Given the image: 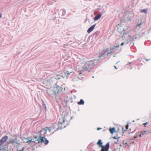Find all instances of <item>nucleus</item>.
<instances>
[{
  "label": "nucleus",
  "instance_id": "obj_43",
  "mask_svg": "<svg viewBox=\"0 0 151 151\" xmlns=\"http://www.w3.org/2000/svg\"><path fill=\"white\" fill-rule=\"evenodd\" d=\"M32 139V141H34V139Z\"/></svg>",
  "mask_w": 151,
  "mask_h": 151
},
{
  "label": "nucleus",
  "instance_id": "obj_28",
  "mask_svg": "<svg viewBox=\"0 0 151 151\" xmlns=\"http://www.w3.org/2000/svg\"><path fill=\"white\" fill-rule=\"evenodd\" d=\"M62 120H63V122H60V123L61 124H62L63 123H64L65 121V117H63L62 118Z\"/></svg>",
  "mask_w": 151,
  "mask_h": 151
},
{
  "label": "nucleus",
  "instance_id": "obj_47",
  "mask_svg": "<svg viewBox=\"0 0 151 151\" xmlns=\"http://www.w3.org/2000/svg\"><path fill=\"white\" fill-rule=\"evenodd\" d=\"M66 102L67 103H68L67 101H66Z\"/></svg>",
  "mask_w": 151,
  "mask_h": 151
},
{
  "label": "nucleus",
  "instance_id": "obj_2",
  "mask_svg": "<svg viewBox=\"0 0 151 151\" xmlns=\"http://www.w3.org/2000/svg\"><path fill=\"white\" fill-rule=\"evenodd\" d=\"M55 93V94L56 93H60L63 91H65V87H63L62 85H61L59 86H57V84H56L55 87L54 88Z\"/></svg>",
  "mask_w": 151,
  "mask_h": 151
},
{
  "label": "nucleus",
  "instance_id": "obj_8",
  "mask_svg": "<svg viewBox=\"0 0 151 151\" xmlns=\"http://www.w3.org/2000/svg\"><path fill=\"white\" fill-rule=\"evenodd\" d=\"M119 45H116L112 47H111L110 48V52H108L107 53V55H109V54L114 52L115 51L116 49L118 47H119Z\"/></svg>",
  "mask_w": 151,
  "mask_h": 151
},
{
  "label": "nucleus",
  "instance_id": "obj_39",
  "mask_svg": "<svg viewBox=\"0 0 151 151\" xmlns=\"http://www.w3.org/2000/svg\"><path fill=\"white\" fill-rule=\"evenodd\" d=\"M101 129L100 128H98L97 129V130H99L100 129Z\"/></svg>",
  "mask_w": 151,
  "mask_h": 151
},
{
  "label": "nucleus",
  "instance_id": "obj_34",
  "mask_svg": "<svg viewBox=\"0 0 151 151\" xmlns=\"http://www.w3.org/2000/svg\"><path fill=\"white\" fill-rule=\"evenodd\" d=\"M125 144H127V145L128 146H129L130 145V144H128V143H127V142H126V143H125Z\"/></svg>",
  "mask_w": 151,
  "mask_h": 151
},
{
  "label": "nucleus",
  "instance_id": "obj_26",
  "mask_svg": "<svg viewBox=\"0 0 151 151\" xmlns=\"http://www.w3.org/2000/svg\"><path fill=\"white\" fill-rule=\"evenodd\" d=\"M66 12L65 10L64 9H62V16H64Z\"/></svg>",
  "mask_w": 151,
  "mask_h": 151
},
{
  "label": "nucleus",
  "instance_id": "obj_18",
  "mask_svg": "<svg viewBox=\"0 0 151 151\" xmlns=\"http://www.w3.org/2000/svg\"><path fill=\"white\" fill-rule=\"evenodd\" d=\"M99 33L100 31H97L93 34V36L96 37L99 34Z\"/></svg>",
  "mask_w": 151,
  "mask_h": 151
},
{
  "label": "nucleus",
  "instance_id": "obj_4",
  "mask_svg": "<svg viewBox=\"0 0 151 151\" xmlns=\"http://www.w3.org/2000/svg\"><path fill=\"white\" fill-rule=\"evenodd\" d=\"M109 143V142H108L105 146L104 145L101 146V151H109L110 147Z\"/></svg>",
  "mask_w": 151,
  "mask_h": 151
},
{
  "label": "nucleus",
  "instance_id": "obj_7",
  "mask_svg": "<svg viewBox=\"0 0 151 151\" xmlns=\"http://www.w3.org/2000/svg\"><path fill=\"white\" fill-rule=\"evenodd\" d=\"M109 50V48H106L105 50H103L101 53L100 55L99 56V57L100 58V59L101 58V59L104 58V55L106 52H107Z\"/></svg>",
  "mask_w": 151,
  "mask_h": 151
},
{
  "label": "nucleus",
  "instance_id": "obj_36",
  "mask_svg": "<svg viewBox=\"0 0 151 151\" xmlns=\"http://www.w3.org/2000/svg\"><path fill=\"white\" fill-rule=\"evenodd\" d=\"M145 60L146 61H149L150 60V59H145Z\"/></svg>",
  "mask_w": 151,
  "mask_h": 151
},
{
  "label": "nucleus",
  "instance_id": "obj_21",
  "mask_svg": "<svg viewBox=\"0 0 151 151\" xmlns=\"http://www.w3.org/2000/svg\"><path fill=\"white\" fill-rule=\"evenodd\" d=\"M102 144L103 142H102V140L101 139H99L96 143L97 145H99L100 147H101V146L102 145Z\"/></svg>",
  "mask_w": 151,
  "mask_h": 151
},
{
  "label": "nucleus",
  "instance_id": "obj_24",
  "mask_svg": "<svg viewBox=\"0 0 151 151\" xmlns=\"http://www.w3.org/2000/svg\"><path fill=\"white\" fill-rule=\"evenodd\" d=\"M42 106L43 108V109H44L45 111H46V105H45V102H44V101L42 100Z\"/></svg>",
  "mask_w": 151,
  "mask_h": 151
},
{
  "label": "nucleus",
  "instance_id": "obj_13",
  "mask_svg": "<svg viewBox=\"0 0 151 151\" xmlns=\"http://www.w3.org/2000/svg\"><path fill=\"white\" fill-rule=\"evenodd\" d=\"M39 133L38 132H36V135H34V139L36 140L37 141H38V142H39V139H40V135L39 136H38V135H36L38 134H39Z\"/></svg>",
  "mask_w": 151,
  "mask_h": 151
},
{
  "label": "nucleus",
  "instance_id": "obj_14",
  "mask_svg": "<svg viewBox=\"0 0 151 151\" xmlns=\"http://www.w3.org/2000/svg\"><path fill=\"white\" fill-rule=\"evenodd\" d=\"M8 150V148L4 147H2L0 146V151H7Z\"/></svg>",
  "mask_w": 151,
  "mask_h": 151
},
{
  "label": "nucleus",
  "instance_id": "obj_11",
  "mask_svg": "<svg viewBox=\"0 0 151 151\" xmlns=\"http://www.w3.org/2000/svg\"><path fill=\"white\" fill-rule=\"evenodd\" d=\"M101 15L102 14H99L98 15H97L94 17V20L95 21H96L99 19L101 16Z\"/></svg>",
  "mask_w": 151,
  "mask_h": 151
},
{
  "label": "nucleus",
  "instance_id": "obj_12",
  "mask_svg": "<svg viewBox=\"0 0 151 151\" xmlns=\"http://www.w3.org/2000/svg\"><path fill=\"white\" fill-rule=\"evenodd\" d=\"M140 133L142 134V135H143L146 134H148L151 133V129L150 131H143V132H141Z\"/></svg>",
  "mask_w": 151,
  "mask_h": 151
},
{
  "label": "nucleus",
  "instance_id": "obj_27",
  "mask_svg": "<svg viewBox=\"0 0 151 151\" xmlns=\"http://www.w3.org/2000/svg\"><path fill=\"white\" fill-rule=\"evenodd\" d=\"M120 137H119L117 138H116V137H115V136H114L113 137V139H117L116 141L114 142L115 143V144H117V143H118V139L120 138Z\"/></svg>",
  "mask_w": 151,
  "mask_h": 151
},
{
  "label": "nucleus",
  "instance_id": "obj_41",
  "mask_svg": "<svg viewBox=\"0 0 151 151\" xmlns=\"http://www.w3.org/2000/svg\"><path fill=\"white\" fill-rule=\"evenodd\" d=\"M131 63H131V62H130V63H129V64H131Z\"/></svg>",
  "mask_w": 151,
  "mask_h": 151
},
{
  "label": "nucleus",
  "instance_id": "obj_45",
  "mask_svg": "<svg viewBox=\"0 0 151 151\" xmlns=\"http://www.w3.org/2000/svg\"><path fill=\"white\" fill-rule=\"evenodd\" d=\"M134 43H133V45H134Z\"/></svg>",
  "mask_w": 151,
  "mask_h": 151
},
{
  "label": "nucleus",
  "instance_id": "obj_42",
  "mask_svg": "<svg viewBox=\"0 0 151 151\" xmlns=\"http://www.w3.org/2000/svg\"><path fill=\"white\" fill-rule=\"evenodd\" d=\"M132 67H131V68H129V69H132Z\"/></svg>",
  "mask_w": 151,
  "mask_h": 151
},
{
  "label": "nucleus",
  "instance_id": "obj_31",
  "mask_svg": "<svg viewBox=\"0 0 151 151\" xmlns=\"http://www.w3.org/2000/svg\"><path fill=\"white\" fill-rule=\"evenodd\" d=\"M142 24V22H141L139 23H138L137 24V26H138L139 27H140V26Z\"/></svg>",
  "mask_w": 151,
  "mask_h": 151
},
{
  "label": "nucleus",
  "instance_id": "obj_16",
  "mask_svg": "<svg viewBox=\"0 0 151 151\" xmlns=\"http://www.w3.org/2000/svg\"><path fill=\"white\" fill-rule=\"evenodd\" d=\"M109 131L111 134H113L114 132H116L115 129L114 128H110Z\"/></svg>",
  "mask_w": 151,
  "mask_h": 151
},
{
  "label": "nucleus",
  "instance_id": "obj_44",
  "mask_svg": "<svg viewBox=\"0 0 151 151\" xmlns=\"http://www.w3.org/2000/svg\"><path fill=\"white\" fill-rule=\"evenodd\" d=\"M81 78H83V77H82Z\"/></svg>",
  "mask_w": 151,
  "mask_h": 151
},
{
  "label": "nucleus",
  "instance_id": "obj_30",
  "mask_svg": "<svg viewBox=\"0 0 151 151\" xmlns=\"http://www.w3.org/2000/svg\"><path fill=\"white\" fill-rule=\"evenodd\" d=\"M25 148L24 147L21 150H18V151H24V149H25Z\"/></svg>",
  "mask_w": 151,
  "mask_h": 151
},
{
  "label": "nucleus",
  "instance_id": "obj_25",
  "mask_svg": "<svg viewBox=\"0 0 151 151\" xmlns=\"http://www.w3.org/2000/svg\"><path fill=\"white\" fill-rule=\"evenodd\" d=\"M14 140H15V141H18L17 142H16L17 144H19L20 143V140L19 139V138L17 137H16L15 138H14Z\"/></svg>",
  "mask_w": 151,
  "mask_h": 151
},
{
  "label": "nucleus",
  "instance_id": "obj_3",
  "mask_svg": "<svg viewBox=\"0 0 151 151\" xmlns=\"http://www.w3.org/2000/svg\"><path fill=\"white\" fill-rule=\"evenodd\" d=\"M40 139L38 142L39 143H44L45 145L49 143V140H47L45 136H40Z\"/></svg>",
  "mask_w": 151,
  "mask_h": 151
},
{
  "label": "nucleus",
  "instance_id": "obj_20",
  "mask_svg": "<svg viewBox=\"0 0 151 151\" xmlns=\"http://www.w3.org/2000/svg\"><path fill=\"white\" fill-rule=\"evenodd\" d=\"M18 142V141H15V140H14V139H12L11 140H10L9 142H8V144H10V143H12V144H14V143H16V142Z\"/></svg>",
  "mask_w": 151,
  "mask_h": 151
},
{
  "label": "nucleus",
  "instance_id": "obj_10",
  "mask_svg": "<svg viewBox=\"0 0 151 151\" xmlns=\"http://www.w3.org/2000/svg\"><path fill=\"white\" fill-rule=\"evenodd\" d=\"M96 25V24H95L93 25H92L90 27H89L87 30V32L89 33H90L94 29Z\"/></svg>",
  "mask_w": 151,
  "mask_h": 151
},
{
  "label": "nucleus",
  "instance_id": "obj_32",
  "mask_svg": "<svg viewBox=\"0 0 151 151\" xmlns=\"http://www.w3.org/2000/svg\"><path fill=\"white\" fill-rule=\"evenodd\" d=\"M128 124H127L126 126L125 127L126 130H127L128 129Z\"/></svg>",
  "mask_w": 151,
  "mask_h": 151
},
{
  "label": "nucleus",
  "instance_id": "obj_5",
  "mask_svg": "<svg viewBox=\"0 0 151 151\" xmlns=\"http://www.w3.org/2000/svg\"><path fill=\"white\" fill-rule=\"evenodd\" d=\"M48 129V128L46 127L40 130L39 132L40 134V136L45 137V134H47V131Z\"/></svg>",
  "mask_w": 151,
  "mask_h": 151
},
{
  "label": "nucleus",
  "instance_id": "obj_1",
  "mask_svg": "<svg viewBox=\"0 0 151 151\" xmlns=\"http://www.w3.org/2000/svg\"><path fill=\"white\" fill-rule=\"evenodd\" d=\"M99 59H94L92 60H90L87 62L84 66L82 67V70L80 71L78 78L81 79V78L80 74L85 71H90V69L92 68L98 62Z\"/></svg>",
  "mask_w": 151,
  "mask_h": 151
},
{
  "label": "nucleus",
  "instance_id": "obj_17",
  "mask_svg": "<svg viewBox=\"0 0 151 151\" xmlns=\"http://www.w3.org/2000/svg\"><path fill=\"white\" fill-rule=\"evenodd\" d=\"M78 104L81 105H83L84 104V100L82 99H81L80 101L78 102Z\"/></svg>",
  "mask_w": 151,
  "mask_h": 151
},
{
  "label": "nucleus",
  "instance_id": "obj_9",
  "mask_svg": "<svg viewBox=\"0 0 151 151\" xmlns=\"http://www.w3.org/2000/svg\"><path fill=\"white\" fill-rule=\"evenodd\" d=\"M52 130L56 129L55 131H57L59 129H62L61 127H59V125L57 123H54L52 126Z\"/></svg>",
  "mask_w": 151,
  "mask_h": 151
},
{
  "label": "nucleus",
  "instance_id": "obj_29",
  "mask_svg": "<svg viewBox=\"0 0 151 151\" xmlns=\"http://www.w3.org/2000/svg\"><path fill=\"white\" fill-rule=\"evenodd\" d=\"M72 73V72H69L68 71H67L66 72V73L67 74V77H68L69 76V75L70 73Z\"/></svg>",
  "mask_w": 151,
  "mask_h": 151
},
{
  "label": "nucleus",
  "instance_id": "obj_46",
  "mask_svg": "<svg viewBox=\"0 0 151 151\" xmlns=\"http://www.w3.org/2000/svg\"><path fill=\"white\" fill-rule=\"evenodd\" d=\"M127 65H128L129 64H127Z\"/></svg>",
  "mask_w": 151,
  "mask_h": 151
},
{
  "label": "nucleus",
  "instance_id": "obj_37",
  "mask_svg": "<svg viewBox=\"0 0 151 151\" xmlns=\"http://www.w3.org/2000/svg\"><path fill=\"white\" fill-rule=\"evenodd\" d=\"M114 67L115 68V69H117V68H116V67L115 66H114Z\"/></svg>",
  "mask_w": 151,
  "mask_h": 151
},
{
  "label": "nucleus",
  "instance_id": "obj_15",
  "mask_svg": "<svg viewBox=\"0 0 151 151\" xmlns=\"http://www.w3.org/2000/svg\"><path fill=\"white\" fill-rule=\"evenodd\" d=\"M30 138H29L28 137H27L26 138H25V139H26L27 141V143H28V142H35V143H36V142L35 141H32V139H29Z\"/></svg>",
  "mask_w": 151,
  "mask_h": 151
},
{
  "label": "nucleus",
  "instance_id": "obj_23",
  "mask_svg": "<svg viewBox=\"0 0 151 151\" xmlns=\"http://www.w3.org/2000/svg\"><path fill=\"white\" fill-rule=\"evenodd\" d=\"M132 17L131 16H127L126 18V19L127 21H131V19L132 18Z\"/></svg>",
  "mask_w": 151,
  "mask_h": 151
},
{
  "label": "nucleus",
  "instance_id": "obj_48",
  "mask_svg": "<svg viewBox=\"0 0 151 151\" xmlns=\"http://www.w3.org/2000/svg\"><path fill=\"white\" fill-rule=\"evenodd\" d=\"M81 151H82V150H81Z\"/></svg>",
  "mask_w": 151,
  "mask_h": 151
},
{
  "label": "nucleus",
  "instance_id": "obj_33",
  "mask_svg": "<svg viewBox=\"0 0 151 151\" xmlns=\"http://www.w3.org/2000/svg\"><path fill=\"white\" fill-rule=\"evenodd\" d=\"M137 134H139V136L140 137H141L142 135V134H141V133H137Z\"/></svg>",
  "mask_w": 151,
  "mask_h": 151
},
{
  "label": "nucleus",
  "instance_id": "obj_6",
  "mask_svg": "<svg viewBox=\"0 0 151 151\" xmlns=\"http://www.w3.org/2000/svg\"><path fill=\"white\" fill-rule=\"evenodd\" d=\"M8 137L6 135L3 137L1 139H0V146L5 143L7 140Z\"/></svg>",
  "mask_w": 151,
  "mask_h": 151
},
{
  "label": "nucleus",
  "instance_id": "obj_19",
  "mask_svg": "<svg viewBox=\"0 0 151 151\" xmlns=\"http://www.w3.org/2000/svg\"><path fill=\"white\" fill-rule=\"evenodd\" d=\"M137 136H135L134 137H132V138H131L129 139V142H130L131 143H134V142L133 141H132V140H134L135 139V138H137Z\"/></svg>",
  "mask_w": 151,
  "mask_h": 151
},
{
  "label": "nucleus",
  "instance_id": "obj_40",
  "mask_svg": "<svg viewBox=\"0 0 151 151\" xmlns=\"http://www.w3.org/2000/svg\"><path fill=\"white\" fill-rule=\"evenodd\" d=\"M119 62V61H118V62H117L116 63V64H117Z\"/></svg>",
  "mask_w": 151,
  "mask_h": 151
},
{
  "label": "nucleus",
  "instance_id": "obj_22",
  "mask_svg": "<svg viewBox=\"0 0 151 151\" xmlns=\"http://www.w3.org/2000/svg\"><path fill=\"white\" fill-rule=\"evenodd\" d=\"M147 9H142L140 10V12L141 13L144 12L145 14H147Z\"/></svg>",
  "mask_w": 151,
  "mask_h": 151
},
{
  "label": "nucleus",
  "instance_id": "obj_35",
  "mask_svg": "<svg viewBox=\"0 0 151 151\" xmlns=\"http://www.w3.org/2000/svg\"><path fill=\"white\" fill-rule=\"evenodd\" d=\"M124 42H122V43L120 45H121V46H123V45H124Z\"/></svg>",
  "mask_w": 151,
  "mask_h": 151
},
{
  "label": "nucleus",
  "instance_id": "obj_38",
  "mask_svg": "<svg viewBox=\"0 0 151 151\" xmlns=\"http://www.w3.org/2000/svg\"><path fill=\"white\" fill-rule=\"evenodd\" d=\"M147 122H146V123H144V125H146V124H147Z\"/></svg>",
  "mask_w": 151,
  "mask_h": 151
}]
</instances>
